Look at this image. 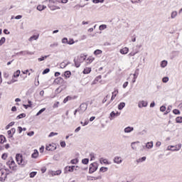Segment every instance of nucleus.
<instances>
[{"mask_svg":"<svg viewBox=\"0 0 182 182\" xmlns=\"http://www.w3.org/2000/svg\"><path fill=\"white\" fill-rule=\"evenodd\" d=\"M16 160L19 166H22L23 167H25V166L28 164V160L23 158V156H22V154H17L16 155Z\"/></svg>","mask_w":182,"mask_h":182,"instance_id":"nucleus-1","label":"nucleus"},{"mask_svg":"<svg viewBox=\"0 0 182 182\" xmlns=\"http://www.w3.org/2000/svg\"><path fill=\"white\" fill-rule=\"evenodd\" d=\"M6 164L7 166H9L11 170H13V171H16L17 166H16V164L15 163V161H14L12 158L11 159V161H9L8 162H6Z\"/></svg>","mask_w":182,"mask_h":182,"instance_id":"nucleus-2","label":"nucleus"},{"mask_svg":"<svg viewBox=\"0 0 182 182\" xmlns=\"http://www.w3.org/2000/svg\"><path fill=\"white\" fill-rule=\"evenodd\" d=\"M181 146H182L181 144H179L176 146H168L167 148V150H169L171 151H178V150L181 149Z\"/></svg>","mask_w":182,"mask_h":182,"instance_id":"nucleus-3","label":"nucleus"},{"mask_svg":"<svg viewBox=\"0 0 182 182\" xmlns=\"http://www.w3.org/2000/svg\"><path fill=\"white\" fill-rule=\"evenodd\" d=\"M49 2H50V4L48 5V8H50V11H55L56 9H60V7L53 6V4H55V1L49 0Z\"/></svg>","mask_w":182,"mask_h":182,"instance_id":"nucleus-4","label":"nucleus"},{"mask_svg":"<svg viewBox=\"0 0 182 182\" xmlns=\"http://www.w3.org/2000/svg\"><path fill=\"white\" fill-rule=\"evenodd\" d=\"M96 170H97V163L91 164L90 165L89 173L90 174H92V173H95V171H96Z\"/></svg>","mask_w":182,"mask_h":182,"instance_id":"nucleus-5","label":"nucleus"},{"mask_svg":"<svg viewBox=\"0 0 182 182\" xmlns=\"http://www.w3.org/2000/svg\"><path fill=\"white\" fill-rule=\"evenodd\" d=\"M87 109V105L86 103H82L80 105V108H78V110H80V113H83L84 112H86Z\"/></svg>","mask_w":182,"mask_h":182,"instance_id":"nucleus-6","label":"nucleus"},{"mask_svg":"<svg viewBox=\"0 0 182 182\" xmlns=\"http://www.w3.org/2000/svg\"><path fill=\"white\" fill-rule=\"evenodd\" d=\"M6 180V173H4L3 170H0V181H5Z\"/></svg>","mask_w":182,"mask_h":182,"instance_id":"nucleus-7","label":"nucleus"},{"mask_svg":"<svg viewBox=\"0 0 182 182\" xmlns=\"http://www.w3.org/2000/svg\"><path fill=\"white\" fill-rule=\"evenodd\" d=\"M74 170H75V166H68L65 168V173H68V172L73 173Z\"/></svg>","mask_w":182,"mask_h":182,"instance_id":"nucleus-8","label":"nucleus"},{"mask_svg":"<svg viewBox=\"0 0 182 182\" xmlns=\"http://www.w3.org/2000/svg\"><path fill=\"white\" fill-rule=\"evenodd\" d=\"M123 161L122 159V157L120 156H115L114 158V163H116V164H121V163Z\"/></svg>","mask_w":182,"mask_h":182,"instance_id":"nucleus-9","label":"nucleus"},{"mask_svg":"<svg viewBox=\"0 0 182 182\" xmlns=\"http://www.w3.org/2000/svg\"><path fill=\"white\" fill-rule=\"evenodd\" d=\"M46 150H48V151H53V150H56V146L49 144L46 146Z\"/></svg>","mask_w":182,"mask_h":182,"instance_id":"nucleus-10","label":"nucleus"},{"mask_svg":"<svg viewBox=\"0 0 182 182\" xmlns=\"http://www.w3.org/2000/svg\"><path fill=\"white\" fill-rule=\"evenodd\" d=\"M147 101H141L139 102V107H147Z\"/></svg>","mask_w":182,"mask_h":182,"instance_id":"nucleus-11","label":"nucleus"},{"mask_svg":"<svg viewBox=\"0 0 182 182\" xmlns=\"http://www.w3.org/2000/svg\"><path fill=\"white\" fill-rule=\"evenodd\" d=\"M120 53H122V55H127V53H129V48L124 47V48L121 49Z\"/></svg>","mask_w":182,"mask_h":182,"instance_id":"nucleus-12","label":"nucleus"},{"mask_svg":"<svg viewBox=\"0 0 182 182\" xmlns=\"http://www.w3.org/2000/svg\"><path fill=\"white\" fill-rule=\"evenodd\" d=\"M74 63H75V68H80V63H82V62L80 61V59L76 60V58H75Z\"/></svg>","mask_w":182,"mask_h":182,"instance_id":"nucleus-13","label":"nucleus"},{"mask_svg":"<svg viewBox=\"0 0 182 182\" xmlns=\"http://www.w3.org/2000/svg\"><path fill=\"white\" fill-rule=\"evenodd\" d=\"M133 130H134V128L132 127H128L124 129V133H131V132H133Z\"/></svg>","mask_w":182,"mask_h":182,"instance_id":"nucleus-14","label":"nucleus"},{"mask_svg":"<svg viewBox=\"0 0 182 182\" xmlns=\"http://www.w3.org/2000/svg\"><path fill=\"white\" fill-rule=\"evenodd\" d=\"M38 156H39V152L38 150L35 149L34 152L31 155V157L32 159H38Z\"/></svg>","mask_w":182,"mask_h":182,"instance_id":"nucleus-15","label":"nucleus"},{"mask_svg":"<svg viewBox=\"0 0 182 182\" xmlns=\"http://www.w3.org/2000/svg\"><path fill=\"white\" fill-rule=\"evenodd\" d=\"M38 38H39V35L33 36L29 38L28 41H29V42H32V41H38Z\"/></svg>","mask_w":182,"mask_h":182,"instance_id":"nucleus-16","label":"nucleus"},{"mask_svg":"<svg viewBox=\"0 0 182 182\" xmlns=\"http://www.w3.org/2000/svg\"><path fill=\"white\" fill-rule=\"evenodd\" d=\"M90 72H92V68H87L84 69L82 73H84V75H88V73H90Z\"/></svg>","mask_w":182,"mask_h":182,"instance_id":"nucleus-17","label":"nucleus"},{"mask_svg":"<svg viewBox=\"0 0 182 182\" xmlns=\"http://www.w3.org/2000/svg\"><path fill=\"white\" fill-rule=\"evenodd\" d=\"M44 9H46V6H44V5H38V6H37V10H38V11H43Z\"/></svg>","mask_w":182,"mask_h":182,"instance_id":"nucleus-18","label":"nucleus"},{"mask_svg":"<svg viewBox=\"0 0 182 182\" xmlns=\"http://www.w3.org/2000/svg\"><path fill=\"white\" fill-rule=\"evenodd\" d=\"M117 93H119V90H116L112 92V96L111 97V100H113L115 99V97L117 96Z\"/></svg>","mask_w":182,"mask_h":182,"instance_id":"nucleus-19","label":"nucleus"},{"mask_svg":"<svg viewBox=\"0 0 182 182\" xmlns=\"http://www.w3.org/2000/svg\"><path fill=\"white\" fill-rule=\"evenodd\" d=\"M55 83H57L58 85H59V83H62V82H63V78L62 77H58L54 80Z\"/></svg>","mask_w":182,"mask_h":182,"instance_id":"nucleus-20","label":"nucleus"},{"mask_svg":"<svg viewBox=\"0 0 182 182\" xmlns=\"http://www.w3.org/2000/svg\"><path fill=\"white\" fill-rule=\"evenodd\" d=\"M167 60H164L161 62V68H166L167 66Z\"/></svg>","mask_w":182,"mask_h":182,"instance_id":"nucleus-21","label":"nucleus"},{"mask_svg":"<svg viewBox=\"0 0 182 182\" xmlns=\"http://www.w3.org/2000/svg\"><path fill=\"white\" fill-rule=\"evenodd\" d=\"M124 106H126V103L120 102L119 105H118L119 110H122L124 107Z\"/></svg>","mask_w":182,"mask_h":182,"instance_id":"nucleus-22","label":"nucleus"},{"mask_svg":"<svg viewBox=\"0 0 182 182\" xmlns=\"http://www.w3.org/2000/svg\"><path fill=\"white\" fill-rule=\"evenodd\" d=\"M102 53H103V51H102V50H96L94 51V55H95V56H97V55H102Z\"/></svg>","mask_w":182,"mask_h":182,"instance_id":"nucleus-23","label":"nucleus"},{"mask_svg":"<svg viewBox=\"0 0 182 182\" xmlns=\"http://www.w3.org/2000/svg\"><path fill=\"white\" fill-rule=\"evenodd\" d=\"M131 147L133 150H136V149H137V142H132L131 144Z\"/></svg>","mask_w":182,"mask_h":182,"instance_id":"nucleus-24","label":"nucleus"},{"mask_svg":"<svg viewBox=\"0 0 182 182\" xmlns=\"http://www.w3.org/2000/svg\"><path fill=\"white\" fill-rule=\"evenodd\" d=\"M115 117H117V116H116V112H114V111H112V112L110 113L109 119H110V120H112V119H114Z\"/></svg>","mask_w":182,"mask_h":182,"instance_id":"nucleus-25","label":"nucleus"},{"mask_svg":"<svg viewBox=\"0 0 182 182\" xmlns=\"http://www.w3.org/2000/svg\"><path fill=\"white\" fill-rule=\"evenodd\" d=\"M146 147V149H153V141L148 142Z\"/></svg>","mask_w":182,"mask_h":182,"instance_id":"nucleus-26","label":"nucleus"},{"mask_svg":"<svg viewBox=\"0 0 182 182\" xmlns=\"http://www.w3.org/2000/svg\"><path fill=\"white\" fill-rule=\"evenodd\" d=\"M107 28V26L106 24H102L100 26L99 29L100 31H105Z\"/></svg>","mask_w":182,"mask_h":182,"instance_id":"nucleus-27","label":"nucleus"},{"mask_svg":"<svg viewBox=\"0 0 182 182\" xmlns=\"http://www.w3.org/2000/svg\"><path fill=\"white\" fill-rule=\"evenodd\" d=\"M48 58H49V55H45V56H42L40 58H38V62H42L43 60H45V59H48Z\"/></svg>","mask_w":182,"mask_h":182,"instance_id":"nucleus-28","label":"nucleus"},{"mask_svg":"<svg viewBox=\"0 0 182 182\" xmlns=\"http://www.w3.org/2000/svg\"><path fill=\"white\" fill-rule=\"evenodd\" d=\"M19 75H21V70H18L16 72L14 73V77H19Z\"/></svg>","mask_w":182,"mask_h":182,"instance_id":"nucleus-29","label":"nucleus"},{"mask_svg":"<svg viewBox=\"0 0 182 182\" xmlns=\"http://www.w3.org/2000/svg\"><path fill=\"white\" fill-rule=\"evenodd\" d=\"M70 75H72V73H70V71H65L64 76L65 77H70Z\"/></svg>","mask_w":182,"mask_h":182,"instance_id":"nucleus-30","label":"nucleus"},{"mask_svg":"<svg viewBox=\"0 0 182 182\" xmlns=\"http://www.w3.org/2000/svg\"><path fill=\"white\" fill-rule=\"evenodd\" d=\"M45 110H46V108H43L40 109L39 112H37L36 116H39L40 114H42V113H43Z\"/></svg>","mask_w":182,"mask_h":182,"instance_id":"nucleus-31","label":"nucleus"},{"mask_svg":"<svg viewBox=\"0 0 182 182\" xmlns=\"http://www.w3.org/2000/svg\"><path fill=\"white\" fill-rule=\"evenodd\" d=\"M23 117H26V114H25V113L20 114L17 117V119H23Z\"/></svg>","mask_w":182,"mask_h":182,"instance_id":"nucleus-32","label":"nucleus"},{"mask_svg":"<svg viewBox=\"0 0 182 182\" xmlns=\"http://www.w3.org/2000/svg\"><path fill=\"white\" fill-rule=\"evenodd\" d=\"M176 16H177V11H173L171 13V19H174V18H176Z\"/></svg>","mask_w":182,"mask_h":182,"instance_id":"nucleus-33","label":"nucleus"},{"mask_svg":"<svg viewBox=\"0 0 182 182\" xmlns=\"http://www.w3.org/2000/svg\"><path fill=\"white\" fill-rule=\"evenodd\" d=\"M6 41V39L5 38V37H2L0 40V46H2Z\"/></svg>","mask_w":182,"mask_h":182,"instance_id":"nucleus-34","label":"nucleus"},{"mask_svg":"<svg viewBox=\"0 0 182 182\" xmlns=\"http://www.w3.org/2000/svg\"><path fill=\"white\" fill-rule=\"evenodd\" d=\"M108 170L107 167L102 166L100 168V171H102V173H105Z\"/></svg>","mask_w":182,"mask_h":182,"instance_id":"nucleus-35","label":"nucleus"},{"mask_svg":"<svg viewBox=\"0 0 182 182\" xmlns=\"http://www.w3.org/2000/svg\"><path fill=\"white\" fill-rule=\"evenodd\" d=\"M79 59H80V62H81V63H82V62H84V60H86V55H80V58Z\"/></svg>","mask_w":182,"mask_h":182,"instance_id":"nucleus-36","label":"nucleus"},{"mask_svg":"<svg viewBox=\"0 0 182 182\" xmlns=\"http://www.w3.org/2000/svg\"><path fill=\"white\" fill-rule=\"evenodd\" d=\"M65 66H68V64L65 63V62H63V63H61L60 64V68L61 69H65Z\"/></svg>","mask_w":182,"mask_h":182,"instance_id":"nucleus-37","label":"nucleus"},{"mask_svg":"<svg viewBox=\"0 0 182 182\" xmlns=\"http://www.w3.org/2000/svg\"><path fill=\"white\" fill-rule=\"evenodd\" d=\"M82 164H89V159H84L82 160Z\"/></svg>","mask_w":182,"mask_h":182,"instance_id":"nucleus-38","label":"nucleus"},{"mask_svg":"<svg viewBox=\"0 0 182 182\" xmlns=\"http://www.w3.org/2000/svg\"><path fill=\"white\" fill-rule=\"evenodd\" d=\"M143 161H146V156H143L142 158L139 159L137 163H141Z\"/></svg>","mask_w":182,"mask_h":182,"instance_id":"nucleus-39","label":"nucleus"},{"mask_svg":"<svg viewBox=\"0 0 182 182\" xmlns=\"http://www.w3.org/2000/svg\"><path fill=\"white\" fill-rule=\"evenodd\" d=\"M176 123H182V117H177L176 119Z\"/></svg>","mask_w":182,"mask_h":182,"instance_id":"nucleus-40","label":"nucleus"},{"mask_svg":"<svg viewBox=\"0 0 182 182\" xmlns=\"http://www.w3.org/2000/svg\"><path fill=\"white\" fill-rule=\"evenodd\" d=\"M61 173H62V171L58 170V171L54 172V173H53V176H59V175L61 174Z\"/></svg>","mask_w":182,"mask_h":182,"instance_id":"nucleus-41","label":"nucleus"},{"mask_svg":"<svg viewBox=\"0 0 182 182\" xmlns=\"http://www.w3.org/2000/svg\"><path fill=\"white\" fill-rule=\"evenodd\" d=\"M5 142V136H4L3 135L0 136V143H4Z\"/></svg>","mask_w":182,"mask_h":182,"instance_id":"nucleus-42","label":"nucleus"},{"mask_svg":"<svg viewBox=\"0 0 182 182\" xmlns=\"http://www.w3.org/2000/svg\"><path fill=\"white\" fill-rule=\"evenodd\" d=\"M93 60H95V58H88L87 59V63H92V62H93Z\"/></svg>","mask_w":182,"mask_h":182,"instance_id":"nucleus-43","label":"nucleus"},{"mask_svg":"<svg viewBox=\"0 0 182 182\" xmlns=\"http://www.w3.org/2000/svg\"><path fill=\"white\" fill-rule=\"evenodd\" d=\"M49 72H50V69H49V68H46V69L43 71V75H46V73H49Z\"/></svg>","mask_w":182,"mask_h":182,"instance_id":"nucleus-44","label":"nucleus"},{"mask_svg":"<svg viewBox=\"0 0 182 182\" xmlns=\"http://www.w3.org/2000/svg\"><path fill=\"white\" fill-rule=\"evenodd\" d=\"M53 136H58L57 132H50V134L48 135V137H53Z\"/></svg>","mask_w":182,"mask_h":182,"instance_id":"nucleus-45","label":"nucleus"},{"mask_svg":"<svg viewBox=\"0 0 182 182\" xmlns=\"http://www.w3.org/2000/svg\"><path fill=\"white\" fill-rule=\"evenodd\" d=\"M35 176H36V172H35V171H33L30 173L31 178H33V177H35Z\"/></svg>","mask_w":182,"mask_h":182,"instance_id":"nucleus-46","label":"nucleus"},{"mask_svg":"<svg viewBox=\"0 0 182 182\" xmlns=\"http://www.w3.org/2000/svg\"><path fill=\"white\" fill-rule=\"evenodd\" d=\"M173 113L174 114H180V110L177 109H175L173 110Z\"/></svg>","mask_w":182,"mask_h":182,"instance_id":"nucleus-47","label":"nucleus"},{"mask_svg":"<svg viewBox=\"0 0 182 182\" xmlns=\"http://www.w3.org/2000/svg\"><path fill=\"white\" fill-rule=\"evenodd\" d=\"M162 82L164 83H167V82H168V77H165L162 79Z\"/></svg>","mask_w":182,"mask_h":182,"instance_id":"nucleus-48","label":"nucleus"},{"mask_svg":"<svg viewBox=\"0 0 182 182\" xmlns=\"http://www.w3.org/2000/svg\"><path fill=\"white\" fill-rule=\"evenodd\" d=\"M7 157H8V154H3L1 155V159H2L3 160H6Z\"/></svg>","mask_w":182,"mask_h":182,"instance_id":"nucleus-49","label":"nucleus"},{"mask_svg":"<svg viewBox=\"0 0 182 182\" xmlns=\"http://www.w3.org/2000/svg\"><path fill=\"white\" fill-rule=\"evenodd\" d=\"M53 109H56L57 107H59V102H56L53 106Z\"/></svg>","mask_w":182,"mask_h":182,"instance_id":"nucleus-50","label":"nucleus"},{"mask_svg":"<svg viewBox=\"0 0 182 182\" xmlns=\"http://www.w3.org/2000/svg\"><path fill=\"white\" fill-rule=\"evenodd\" d=\"M160 112H166V106L162 105V106L160 107Z\"/></svg>","mask_w":182,"mask_h":182,"instance_id":"nucleus-51","label":"nucleus"},{"mask_svg":"<svg viewBox=\"0 0 182 182\" xmlns=\"http://www.w3.org/2000/svg\"><path fill=\"white\" fill-rule=\"evenodd\" d=\"M73 43H75L73 39H70V41H68V45H73Z\"/></svg>","mask_w":182,"mask_h":182,"instance_id":"nucleus-52","label":"nucleus"},{"mask_svg":"<svg viewBox=\"0 0 182 182\" xmlns=\"http://www.w3.org/2000/svg\"><path fill=\"white\" fill-rule=\"evenodd\" d=\"M68 38H63L62 39V43H68Z\"/></svg>","mask_w":182,"mask_h":182,"instance_id":"nucleus-53","label":"nucleus"},{"mask_svg":"<svg viewBox=\"0 0 182 182\" xmlns=\"http://www.w3.org/2000/svg\"><path fill=\"white\" fill-rule=\"evenodd\" d=\"M146 133H147V131L146 129H143L141 132H139V134H146Z\"/></svg>","mask_w":182,"mask_h":182,"instance_id":"nucleus-54","label":"nucleus"},{"mask_svg":"<svg viewBox=\"0 0 182 182\" xmlns=\"http://www.w3.org/2000/svg\"><path fill=\"white\" fill-rule=\"evenodd\" d=\"M69 99H70V96L66 97L63 100V103H66L67 102H68Z\"/></svg>","mask_w":182,"mask_h":182,"instance_id":"nucleus-55","label":"nucleus"},{"mask_svg":"<svg viewBox=\"0 0 182 182\" xmlns=\"http://www.w3.org/2000/svg\"><path fill=\"white\" fill-rule=\"evenodd\" d=\"M70 163L71 164H76L77 163V159H73Z\"/></svg>","mask_w":182,"mask_h":182,"instance_id":"nucleus-56","label":"nucleus"},{"mask_svg":"<svg viewBox=\"0 0 182 182\" xmlns=\"http://www.w3.org/2000/svg\"><path fill=\"white\" fill-rule=\"evenodd\" d=\"M60 146H61V147H66V142L61 141L60 142Z\"/></svg>","mask_w":182,"mask_h":182,"instance_id":"nucleus-57","label":"nucleus"},{"mask_svg":"<svg viewBox=\"0 0 182 182\" xmlns=\"http://www.w3.org/2000/svg\"><path fill=\"white\" fill-rule=\"evenodd\" d=\"M7 134L9 136V137H14V136L12 135V132L11 130H9L7 132Z\"/></svg>","mask_w":182,"mask_h":182,"instance_id":"nucleus-58","label":"nucleus"},{"mask_svg":"<svg viewBox=\"0 0 182 182\" xmlns=\"http://www.w3.org/2000/svg\"><path fill=\"white\" fill-rule=\"evenodd\" d=\"M27 134H28V136H33V134H35V132L33 131H31V132H28Z\"/></svg>","mask_w":182,"mask_h":182,"instance_id":"nucleus-59","label":"nucleus"},{"mask_svg":"<svg viewBox=\"0 0 182 182\" xmlns=\"http://www.w3.org/2000/svg\"><path fill=\"white\" fill-rule=\"evenodd\" d=\"M4 33H5V35H9V33H11V32L8 31V29H4Z\"/></svg>","mask_w":182,"mask_h":182,"instance_id":"nucleus-60","label":"nucleus"},{"mask_svg":"<svg viewBox=\"0 0 182 182\" xmlns=\"http://www.w3.org/2000/svg\"><path fill=\"white\" fill-rule=\"evenodd\" d=\"M129 85V82H125L123 85L124 89H126L127 87V85Z\"/></svg>","mask_w":182,"mask_h":182,"instance_id":"nucleus-61","label":"nucleus"},{"mask_svg":"<svg viewBox=\"0 0 182 182\" xmlns=\"http://www.w3.org/2000/svg\"><path fill=\"white\" fill-rule=\"evenodd\" d=\"M161 146V141H157L156 143V147H160Z\"/></svg>","mask_w":182,"mask_h":182,"instance_id":"nucleus-62","label":"nucleus"},{"mask_svg":"<svg viewBox=\"0 0 182 182\" xmlns=\"http://www.w3.org/2000/svg\"><path fill=\"white\" fill-rule=\"evenodd\" d=\"M22 16L21 15H18L15 17V19H21Z\"/></svg>","mask_w":182,"mask_h":182,"instance_id":"nucleus-63","label":"nucleus"},{"mask_svg":"<svg viewBox=\"0 0 182 182\" xmlns=\"http://www.w3.org/2000/svg\"><path fill=\"white\" fill-rule=\"evenodd\" d=\"M18 132L22 133L23 128H21V127H18Z\"/></svg>","mask_w":182,"mask_h":182,"instance_id":"nucleus-64","label":"nucleus"}]
</instances>
